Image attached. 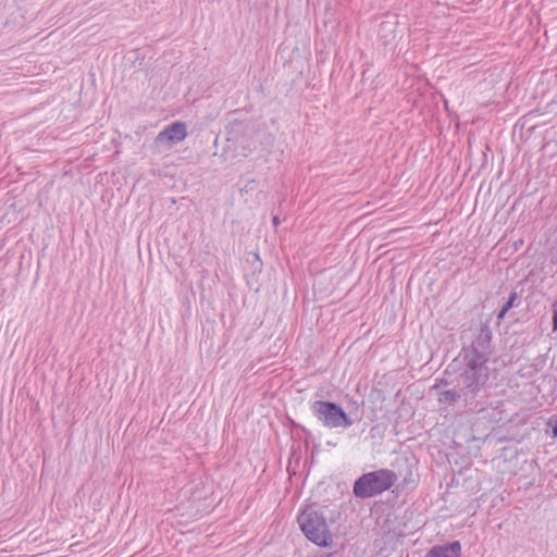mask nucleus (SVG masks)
Returning <instances> with one entry per match:
<instances>
[{
  "instance_id": "39448f33",
  "label": "nucleus",
  "mask_w": 557,
  "mask_h": 557,
  "mask_svg": "<svg viewBox=\"0 0 557 557\" xmlns=\"http://www.w3.org/2000/svg\"><path fill=\"white\" fill-rule=\"evenodd\" d=\"M187 136V127L183 122H174L164 128L157 136V140L160 143H180Z\"/></svg>"
},
{
  "instance_id": "0eeeda50",
  "label": "nucleus",
  "mask_w": 557,
  "mask_h": 557,
  "mask_svg": "<svg viewBox=\"0 0 557 557\" xmlns=\"http://www.w3.org/2000/svg\"><path fill=\"white\" fill-rule=\"evenodd\" d=\"M397 22L394 18L383 21L379 25V37L384 46L392 44L396 38Z\"/></svg>"
},
{
  "instance_id": "4468645a",
  "label": "nucleus",
  "mask_w": 557,
  "mask_h": 557,
  "mask_svg": "<svg viewBox=\"0 0 557 557\" xmlns=\"http://www.w3.org/2000/svg\"><path fill=\"white\" fill-rule=\"evenodd\" d=\"M273 222H274L275 225H277L278 224V219L274 218Z\"/></svg>"
},
{
  "instance_id": "9b49d317",
  "label": "nucleus",
  "mask_w": 557,
  "mask_h": 557,
  "mask_svg": "<svg viewBox=\"0 0 557 557\" xmlns=\"http://www.w3.org/2000/svg\"><path fill=\"white\" fill-rule=\"evenodd\" d=\"M553 331H557V308L553 312Z\"/></svg>"
},
{
  "instance_id": "f8f14e48",
  "label": "nucleus",
  "mask_w": 557,
  "mask_h": 557,
  "mask_svg": "<svg viewBox=\"0 0 557 557\" xmlns=\"http://www.w3.org/2000/svg\"><path fill=\"white\" fill-rule=\"evenodd\" d=\"M553 436L557 438V423L555 424V426L553 428Z\"/></svg>"
},
{
  "instance_id": "9d476101",
  "label": "nucleus",
  "mask_w": 557,
  "mask_h": 557,
  "mask_svg": "<svg viewBox=\"0 0 557 557\" xmlns=\"http://www.w3.org/2000/svg\"><path fill=\"white\" fill-rule=\"evenodd\" d=\"M447 385H448L447 381L444 379H441V380H436V383L433 385V388L441 391L443 387H445Z\"/></svg>"
},
{
  "instance_id": "20e7f679",
  "label": "nucleus",
  "mask_w": 557,
  "mask_h": 557,
  "mask_svg": "<svg viewBox=\"0 0 557 557\" xmlns=\"http://www.w3.org/2000/svg\"><path fill=\"white\" fill-rule=\"evenodd\" d=\"M312 409L318 419L331 428L338 426L346 420L343 409L332 403L315 401Z\"/></svg>"
},
{
  "instance_id": "1a4fd4ad",
  "label": "nucleus",
  "mask_w": 557,
  "mask_h": 557,
  "mask_svg": "<svg viewBox=\"0 0 557 557\" xmlns=\"http://www.w3.org/2000/svg\"><path fill=\"white\" fill-rule=\"evenodd\" d=\"M518 295L516 292H511L509 298L502 307L500 311L497 314L498 319H504L506 313L515 306V301L517 300Z\"/></svg>"
},
{
  "instance_id": "f03ea898",
  "label": "nucleus",
  "mask_w": 557,
  "mask_h": 557,
  "mask_svg": "<svg viewBox=\"0 0 557 557\" xmlns=\"http://www.w3.org/2000/svg\"><path fill=\"white\" fill-rule=\"evenodd\" d=\"M299 527L306 537L321 547H331L334 535L329 532L324 518L310 506L304 508L297 517Z\"/></svg>"
},
{
  "instance_id": "ddd939ff",
  "label": "nucleus",
  "mask_w": 557,
  "mask_h": 557,
  "mask_svg": "<svg viewBox=\"0 0 557 557\" xmlns=\"http://www.w3.org/2000/svg\"><path fill=\"white\" fill-rule=\"evenodd\" d=\"M389 536H391V537H393V535L391 534V532L386 533V534L384 535V539H385V537H389Z\"/></svg>"
},
{
  "instance_id": "7ed1b4c3",
  "label": "nucleus",
  "mask_w": 557,
  "mask_h": 557,
  "mask_svg": "<svg viewBox=\"0 0 557 557\" xmlns=\"http://www.w3.org/2000/svg\"><path fill=\"white\" fill-rule=\"evenodd\" d=\"M397 474L388 469H381L361 475L354 484V494L369 498L389 490L397 481Z\"/></svg>"
},
{
  "instance_id": "423d86ee",
  "label": "nucleus",
  "mask_w": 557,
  "mask_h": 557,
  "mask_svg": "<svg viewBox=\"0 0 557 557\" xmlns=\"http://www.w3.org/2000/svg\"><path fill=\"white\" fill-rule=\"evenodd\" d=\"M461 544L459 541L433 546L424 557H460Z\"/></svg>"
},
{
  "instance_id": "6e6552de",
  "label": "nucleus",
  "mask_w": 557,
  "mask_h": 557,
  "mask_svg": "<svg viewBox=\"0 0 557 557\" xmlns=\"http://www.w3.org/2000/svg\"><path fill=\"white\" fill-rule=\"evenodd\" d=\"M462 396L465 397L461 389L459 392L456 389H446L440 392L438 401L441 404L451 406L456 404Z\"/></svg>"
},
{
  "instance_id": "f257e3e1",
  "label": "nucleus",
  "mask_w": 557,
  "mask_h": 557,
  "mask_svg": "<svg viewBox=\"0 0 557 557\" xmlns=\"http://www.w3.org/2000/svg\"><path fill=\"white\" fill-rule=\"evenodd\" d=\"M491 342L490 326L481 324L471 345L463 347L460 352L463 367L458 376V385L461 386L465 399L469 396L474 398L490 379L487 362L493 352Z\"/></svg>"
}]
</instances>
